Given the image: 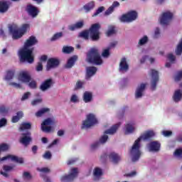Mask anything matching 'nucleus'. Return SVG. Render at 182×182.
<instances>
[{"label":"nucleus","instance_id":"nucleus-1","mask_svg":"<svg viewBox=\"0 0 182 182\" xmlns=\"http://www.w3.org/2000/svg\"><path fill=\"white\" fill-rule=\"evenodd\" d=\"M38 43L36 37L31 36L24 43L23 47L18 51V55L21 62L32 63L35 59L33 55V48L32 46Z\"/></svg>","mask_w":182,"mask_h":182},{"label":"nucleus","instance_id":"nucleus-2","mask_svg":"<svg viewBox=\"0 0 182 182\" xmlns=\"http://www.w3.org/2000/svg\"><path fill=\"white\" fill-rule=\"evenodd\" d=\"M154 136H156V132L150 129L145 131L137 139L135 140L130 151L131 159L134 163L139 161L141 156V151H140L141 141H146V140H149V139H151V137H154Z\"/></svg>","mask_w":182,"mask_h":182},{"label":"nucleus","instance_id":"nucleus-3","mask_svg":"<svg viewBox=\"0 0 182 182\" xmlns=\"http://www.w3.org/2000/svg\"><path fill=\"white\" fill-rule=\"evenodd\" d=\"M29 29H31V24L29 23H24L21 28L18 27L16 24H12L9 26V31L14 40L21 39Z\"/></svg>","mask_w":182,"mask_h":182},{"label":"nucleus","instance_id":"nucleus-4","mask_svg":"<svg viewBox=\"0 0 182 182\" xmlns=\"http://www.w3.org/2000/svg\"><path fill=\"white\" fill-rule=\"evenodd\" d=\"M99 29H100V24H92L88 31H85L80 33L79 36L85 40L89 39L90 36L92 41H99V36L100 35Z\"/></svg>","mask_w":182,"mask_h":182},{"label":"nucleus","instance_id":"nucleus-5","mask_svg":"<svg viewBox=\"0 0 182 182\" xmlns=\"http://www.w3.org/2000/svg\"><path fill=\"white\" fill-rule=\"evenodd\" d=\"M86 60L88 63H93L94 65H102L103 63L99 50L97 48H91L87 54Z\"/></svg>","mask_w":182,"mask_h":182},{"label":"nucleus","instance_id":"nucleus-6","mask_svg":"<svg viewBox=\"0 0 182 182\" xmlns=\"http://www.w3.org/2000/svg\"><path fill=\"white\" fill-rule=\"evenodd\" d=\"M174 18V14L170 11H164L159 17V23L162 26H168L170 25Z\"/></svg>","mask_w":182,"mask_h":182},{"label":"nucleus","instance_id":"nucleus-7","mask_svg":"<svg viewBox=\"0 0 182 182\" xmlns=\"http://www.w3.org/2000/svg\"><path fill=\"white\" fill-rule=\"evenodd\" d=\"M122 126L121 122H118L116 124L113 125L110 129L105 131V134L101 136L99 141L101 144H105L109 140V136L107 134H114L116 132H117V129Z\"/></svg>","mask_w":182,"mask_h":182},{"label":"nucleus","instance_id":"nucleus-8","mask_svg":"<svg viewBox=\"0 0 182 182\" xmlns=\"http://www.w3.org/2000/svg\"><path fill=\"white\" fill-rule=\"evenodd\" d=\"M98 121L96 117V114L93 113L88 114L87 115V119L82 122V129H89L95 124H97Z\"/></svg>","mask_w":182,"mask_h":182},{"label":"nucleus","instance_id":"nucleus-9","mask_svg":"<svg viewBox=\"0 0 182 182\" xmlns=\"http://www.w3.org/2000/svg\"><path fill=\"white\" fill-rule=\"evenodd\" d=\"M79 173V170L77 168H73L70 170L68 175H63L60 176V182H72L73 181L76 177H77V174Z\"/></svg>","mask_w":182,"mask_h":182},{"label":"nucleus","instance_id":"nucleus-10","mask_svg":"<svg viewBox=\"0 0 182 182\" xmlns=\"http://www.w3.org/2000/svg\"><path fill=\"white\" fill-rule=\"evenodd\" d=\"M55 123L56 119L53 117L47 118L41 124L42 132H44V133H50V132H52V127L50 126H53Z\"/></svg>","mask_w":182,"mask_h":182},{"label":"nucleus","instance_id":"nucleus-11","mask_svg":"<svg viewBox=\"0 0 182 182\" xmlns=\"http://www.w3.org/2000/svg\"><path fill=\"white\" fill-rule=\"evenodd\" d=\"M137 127H139V126L136 122H127L124 124L122 132L125 135L128 136L129 134L136 133V132H137Z\"/></svg>","mask_w":182,"mask_h":182},{"label":"nucleus","instance_id":"nucleus-12","mask_svg":"<svg viewBox=\"0 0 182 182\" xmlns=\"http://www.w3.org/2000/svg\"><path fill=\"white\" fill-rule=\"evenodd\" d=\"M137 19V12L134 11H131L125 14H123L119 17V21L121 22L129 23L130 22H133V21H136Z\"/></svg>","mask_w":182,"mask_h":182},{"label":"nucleus","instance_id":"nucleus-13","mask_svg":"<svg viewBox=\"0 0 182 182\" xmlns=\"http://www.w3.org/2000/svg\"><path fill=\"white\" fill-rule=\"evenodd\" d=\"M149 76L151 77V87L152 90H156L157 83H159V71L154 69L151 70Z\"/></svg>","mask_w":182,"mask_h":182},{"label":"nucleus","instance_id":"nucleus-14","mask_svg":"<svg viewBox=\"0 0 182 182\" xmlns=\"http://www.w3.org/2000/svg\"><path fill=\"white\" fill-rule=\"evenodd\" d=\"M129 61H127V58H126V57H123L119 60V72L120 73H127V72H129Z\"/></svg>","mask_w":182,"mask_h":182},{"label":"nucleus","instance_id":"nucleus-15","mask_svg":"<svg viewBox=\"0 0 182 182\" xmlns=\"http://www.w3.org/2000/svg\"><path fill=\"white\" fill-rule=\"evenodd\" d=\"M2 161H14L15 163L22 164L23 163V159L15 155H7L3 158H0V163H2Z\"/></svg>","mask_w":182,"mask_h":182},{"label":"nucleus","instance_id":"nucleus-16","mask_svg":"<svg viewBox=\"0 0 182 182\" xmlns=\"http://www.w3.org/2000/svg\"><path fill=\"white\" fill-rule=\"evenodd\" d=\"M17 79L19 82H21V83H29V82H31V74L29 71L27 70L21 71Z\"/></svg>","mask_w":182,"mask_h":182},{"label":"nucleus","instance_id":"nucleus-17","mask_svg":"<svg viewBox=\"0 0 182 182\" xmlns=\"http://www.w3.org/2000/svg\"><path fill=\"white\" fill-rule=\"evenodd\" d=\"M26 12L28 14L29 16L31 18H36L38 15H39V9L38 7L32 5V4H28L26 7Z\"/></svg>","mask_w":182,"mask_h":182},{"label":"nucleus","instance_id":"nucleus-18","mask_svg":"<svg viewBox=\"0 0 182 182\" xmlns=\"http://www.w3.org/2000/svg\"><path fill=\"white\" fill-rule=\"evenodd\" d=\"M109 159L112 161V163H119L120 161V156L115 152H110L108 155L105 154L101 156L102 160H105V159Z\"/></svg>","mask_w":182,"mask_h":182},{"label":"nucleus","instance_id":"nucleus-19","mask_svg":"<svg viewBox=\"0 0 182 182\" xmlns=\"http://www.w3.org/2000/svg\"><path fill=\"white\" fill-rule=\"evenodd\" d=\"M146 86L147 83H141L137 86L135 91L136 99H141V97H143V95H144V91L146 90Z\"/></svg>","mask_w":182,"mask_h":182},{"label":"nucleus","instance_id":"nucleus-20","mask_svg":"<svg viewBox=\"0 0 182 182\" xmlns=\"http://www.w3.org/2000/svg\"><path fill=\"white\" fill-rule=\"evenodd\" d=\"M31 141H32L31 132H26V133H23L22 136L20 138V143L26 147L31 144Z\"/></svg>","mask_w":182,"mask_h":182},{"label":"nucleus","instance_id":"nucleus-21","mask_svg":"<svg viewBox=\"0 0 182 182\" xmlns=\"http://www.w3.org/2000/svg\"><path fill=\"white\" fill-rule=\"evenodd\" d=\"M60 61L58 58H49L47 61L46 70H50L58 68Z\"/></svg>","mask_w":182,"mask_h":182},{"label":"nucleus","instance_id":"nucleus-22","mask_svg":"<svg viewBox=\"0 0 182 182\" xmlns=\"http://www.w3.org/2000/svg\"><path fill=\"white\" fill-rule=\"evenodd\" d=\"M52 86H53V80L52 78H49L41 83L40 89L42 92H46V90H49Z\"/></svg>","mask_w":182,"mask_h":182},{"label":"nucleus","instance_id":"nucleus-23","mask_svg":"<svg viewBox=\"0 0 182 182\" xmlns=\"http://www.w3.org/2000/svg\"><path fill=\"white\" fill-rule=\"evenodd\" d=\"M160 142L157 141H151L147 145V149L149 151H152L156 153V151H159L160 150Z\"/></svg>","mask_w":182,"mask_h":182},{"label":"nucleus","instance_id":"nucleus-24","mask_svg":"<svg viewBox=\"0 0 182 182\" xmlns=\"http://www.w3.org/2000/svg\"><path fill=\"white\" fill-rule=\"evenodd\" d=\"M181 99H182V82L179 84V89L176 90L173 95V100L175 101L176 103L180 102Z\"/></svg>","mask_w":182,"mask_h":182},{"label":"nucleus","instance_id":"nucleus-25","mask_svg":"<svg viewBox=\"0 0 182 182\" xmlns=\"http://www.w3.org/2000/svg\"><path fill=\"white\" fill-rule=\"evenodd\" d=\"M15 168V166H8L5 165L3 166L4 171H0V174L3 176L4 177H6V178H8L9 177V171H12Z\"/></svg>","mask_w":182,"mask_h":182},{"label":"nucleus","instance_id":"nucleus-26","mask_svg":"<svg viewBox=\"0 0 182 182\" xmlns=\"http://www.w3.org/2000/svg\"><path fill=\"white\" fill-rule=\"evenodd\" d=\"M97 72V68L96 67H87L86 68V77L85 79H90L92 76H95Z\"/></svg>","mask_w":182,"mask_h":182},{"label":"nucleus","instance_id":"nucleus-27","mask_svg":"<svg viewBox=\"0 0 182 182\" xmlns=\"http://www.w3.org/2000/svg\"><path fill=\"white\" fill-rule=\"evenodd\" d=\"M85 25V21L83 20H80L77 21L75 24L70 25L68 26L69 31H76V29H82L83 26Z\"/></svg>","mask_w":182,"mask_h":182},{"label":"nucleus","instance_id":"nucleus-28","mask_svg":"<svg viewBox=\"0 0 182 182\" xmlns=\"http://www.w3.org/2000/svg\"><path fill=\"white\" fill-rule=\"evenodd\" d=\"M9 1H0V14H6L9 9Z\"/></svg>","mask_w":182,"mask_h":182},{"label":"nucleus","instance_id":"nucleus-29","mask_svg":"<svg viewBox=\"0 0 182 182\" xmlns=\"http://www.w3.org/2000/svg\"><path fill=\"white\" fill-rule=\"evenodd\" d=\"M83 102L85 103H90L93 100V93L92 92L86 91L82 95Z\"/></svg>","mask_w":182,"mask_h":182},{"label":"nucleus","instance_id":"nucleus-30","mask_svg":"<svg viewBox=\"0 0 182 182\" xmlns=\"http://www.w3.org/2000/svg\"><path fill=\"white\" fill-rule=\"evenodd\" d=\"M77 60V57L76 55H73L68 60L67 63L65 65V68H66V69H70L71 68H73V65H75V63Z\"/></svg>","mask_w":182,"mask_h":182},{"label":"nucleus","instance_id":"nucleus-31","mask_svg":"<svg viewBox=\"0 0 182 182\" xmlns=\"http://www.w3.org/2000/svg\"><path fill=\"white\" fill-rule=\"evenodd\" d=\"M102 175L103 171L102 170V168L97 167L93 170V176L95 180L100 178V177H102Z\"/></svg>","mask_w":182,"mask_h":182},{"label":"nucleus","instance_id":"nucleus-32","mask_svg":"<svg viewBox=\"0 0 182 182\" xmlns=\"http://www.w3.org/2000/svg\"><path fill=\"white\" fill-rule=\"evenodd\" d=\"M118 6H120V3L114 1L112 5L105 11V15H110L114 11V8H118Z\"/></svg>","mask_w":182,"mask_h":182},{"label":"nucleus","instance_id":"nucleus-33","mask_svg":"<svg viewBox=\"0 0 182 182\" xmlns=\"http://www.w3.org/2000/svg\"><path fill=\"white\" fill-rule=\"evenodd\" d=\"M149 43V36L144 35L141 37L138 41V46H144Z\"/></svg>","mask_w":182,"mask_h":182},{"label":"nucleus","instance_id":"nucleus-34","mask_svg":"<svg viewBox=\"0 0 182 182\" xmlns=\"http://www.w3.org/2000/svg\"><path fill=\"white\" fill-rule=\"evenodd\" d=\"M23 117V112L19 111L16 113V116H14L11 119L12 123H17V122H19L20 119H22Z\"/></svg>","mask_w":182,"mask_h":182},{"label":"nucleus","instance_id":"nucleus-35","mask_svg":"<svg viewBox=\"0 0 182 182\" xmlns=\"http://www.w3.org/2000/svg\"><path fill=\"white\" fill-rule=\"evenodd\" d=\"M49 112H50L49 108H42L36 113V117H42L43 114H46V113H49Z\"/></svg>","mask_w":182,"mask_h":182},{"label":"nucleus","instance_id":"nucleus-36","mask_svg":"<svg viewBox=\"0 0 182 182\" xmlns=\"http://www.w3.org/2000/svg\"><path fill=\"white\" fill-rule=\"evenodd\" d=\"M175 53L177 56H181L182 53V38L179 41L175 49Z\"/></svg>","mask_w":182,"mask_h":182},{"label":"nucleus","instance_id":"nucleus-37","mask_svg":"<svg viewBox=\"0 0 182 182\" xmlns=\"http://www.w3.org/2000/svg\"><path fill=\"white\" fill-rule=\"evenodd\" d=\"M70 103H74L75 105H76L77 103H79V102H80V98L79 97V95L72 94L70 97Z\"/></svg>","mask_w":182,"mask_h":182},{"label":"nucleus","instance_id":"nucleus-38","mask_svg":"<svg viewBox=\"0 0 182 182\" xmlns=\"http://www.w3.org/2000/svg\"><path fill=\"white\" fill-rule=\"evenodd\" d=\"M22 178L26 182H29L31 180H32V175L28 171H24L22 174Z\"/></svg>","mask_w":182,"mask_h":182},{"label":"nucleus","instance_id":"nucleus-39","mask_svg":"<svg viewBox=\"0 0 182 182\" xmlns=\"http://www.w3.org/2000/svg\"><path fill=\"white\" fill-rule=\"evenodd\" d=\"M95 8V2L90 1V3H87L83 6V9L85 11V12H90V11H92Z\"/></svg>","mask_w":182,"mask_h":182},{"label":"nucleus","instance_id":"nucleus-40","mask_svg":"<svg viewBox=\"0 0 182 182\" xmlns=\"http://www.w3.org/2000/svg\"><path fill=\"white\" fill-rule=\"evenodd\" d=\"M32 124L29 122H23L20 125V130L21 132H23V130H29L31 129Z\"/></svg>","mask_w":182,"mask_h":182},{"label":"nucleus","instance_id":"nucleus-41","mask_svg":"<svg viewBox=\"0 0 182 182\" xmlns=\"http://www.w3.org/2000/svg\"><path fill=\"white\" fill-rule=\"evenodd\" d=\"M14 76H15V72L14 71H8L6 73V75L4 77L5 80H12L14 79Z\"/></svg>","mask_w":182,"mask_h":182},{"label":"nucleus","instance_id":"nucleus-42","mask_svg":"<svg viewBox=\"0 0 182 182\" xmlns=\"http://www.w3.org/2000/svg\"><path fill=\"white\" fill-rule=\"evenodd\" d=\"M8 85L9 86H11L12 87H15L16 89H21L22 87L21 83L16 82L14 81H9Z\"/></svg>","mask_w":182,"mask_h":182},{"label":"nucleus","instance_id":"nucleus-43","mask_svg":"<svg viewBox=\"0 0 182 182\" xmlns=\"http://www.w3.org/2000/svg\"><path fill=\"white\" fill-rule=\"evenodd\" d=\"M160 28L159 27H156L154 30V33L152 35V37L154 38V39H159V38H160Z\"/></svg>","mask_w":182,"mask_h":182},{"label":"nucleus","instance_id":"nucleus-44","mask_svg":"<svg viewBox=\"0 0 182 182\" xmlns=\"http://www.w3.org/2000/svg\"><path fill=\"white\" fill-rule=\"evenodd\" d=\"M62 36H63V33H62V32L56 33L51 38V41L53 42H55V41H58V39H60V38H62Z\"/></svg>","mask_w":182,"mask_h":182},{"label":"nucleus","instance_id":"nucleus-45","mask_svg":"<svg viewBox=\"0 0 182 182\" xmlns=\"http://www.w3.org/2000/svg\"><path fill=\"white\" fill-rule=\"evenodd\" d=\"M114 33H116V30L114 29V26H109L107 31V36H112V35H114Z\"/></svg>","mask_w":182,"mask_h":182},{"label":"nucleus","instance_id":"nucleus-46","mask_svg":"<svg viewBox=\"0 0 182 182\" xmlns=\"http://www.w3.org/2000/svg\"><path fill=\"white\" fill-rule=\"evenodd\" d=\"M173 156L177 159H182V148L176 149L173 153Z\"/></svg>","mask_w":182,"mask_h":182},{"label":"nucleus","instance_id":"nucleus-47","mask_svg":"<svg viewBox=\"0 0 182 182\" xmlns=\"http://www.w3.org/2000/svg\"><path fill=\"white\" fill-rule=\"evenodd\" d=\"M85 81L78 80L77 81L75 89V90H79V89H82L83 86H85Z\"/></svg>","mask_w":182,"mask_h":182},{"label":"nucleus","instance_id":"nucleus-48","mask_svg":"<svg viewBox=\"0 0 182 182\" xmlns=\"http://www.w3.org/2000/svg\"><path fill=\"white\" fill-rule=\"evenodd\" d=\"M102 58H109L110 56V48H105L102 53Z\"/></svg>","mask_w":182,"mask_h":182},{"label":"nucleus","instance_id":"nucleus-49","mask_svg":"<svg viewBox=\"0 0 182 182\" xmlns=\"http://www.w3.org/2000/svg\"><path fill=\"white\" fill-rule=\"evenodd\" d=\"M75 50L72 46H64L63 48V53H72V52Z\"/></svg>","mask_w":182,"mask_h":182},{"label":"nucleus","instance_id":"nucleus-50","mask_svg":"<svg viewBox=\"0 0 182 182\" xmlns=\"http://www.w3.org/2000/svg\"><path fill=\"white\" fill-rule=\"evenodd\" d=\"M31 95L32 94L31 93V92H25L21 97V102H25V100H28Z\"/></svg>","mask_w":182,"mask_h":182},{"label":"nucleus","instance_id":"nucleus-51","mask_svg":"<svg viewBox=\"0 0 182 182\" xmlns=\"http://www.w3.org/2000/svg\"><path fill=\"white\" fill-rule=\"evenodd\" d=\"M38 85L36 83V81L32 80L28 82V87H30L31 89H36Z\"/></svg>","mask_w":182,"mask_h":182},{"label":"nucleus","instance_id":"nucleus-52","mask_svg":"<svg viewBox=\"0 0 182 182\" xmlns=\"http://www.w3.org/2000/svg\"><path fill=\"white\" fill-rule=\"evenodd\" d=\"M38 171H40L41 174H45L46 173H49L50 171V169L49 168H37Z\"/></svg>","mask_w":182,"mask_h":182},{"label":"nucleus","instance_id":"nucleus-53","mask_svg":"<svg viewBox=\"0 0 182 182\" xmlns=\"http://www.w3.org/2000/svg\"><path fill=\"white\" fill-rule=\"evenodd\" d=\"M9 149V146L7 144H2L0 145V153L1 151H6Z\"/></svg>","mask_w":182,"mask_h":182},{"label":"nucleus","instance_id":"nucleus-54","mask_svg":"<svg viewBox=\"0 0 182 182\" xmlns=\"http://www.w3.org/2000/svg\"><path fill=\"white\" fill-rule=\"evenodd\" d=\"M40 103H42V98H41V97L31 101L32 106H36V105H39Z\"/></svg>","mask_w":182,"mask_h":182},{"label":"nucleus","instance_id":"nucleus-55","mask_svg":"<svg viewBox=\"0 0 182 182\" xmlns=\"http://www.w3.org/2000/svg\"><path fill=\"white\" fill-rule=\"evenodd\" d=\"M100 144H101L99 141H95L91 144L90 148L92 150H95V149H97V147H99L100 146Z\"/></svg>","mask_w":182,"mask_h":182},{"label":"nucleus","instance_id":"nucleus-56","mask_svg":"<svg viewBox=\"0 0 182 182\" xmlns=\"http://www.w3.org/2000/svg\"><path fill=\"white\" fill-rule=\"evenodd\" d=\"M43 159H46V160H50L52 159V154L50 151H46L43 155Z\"/></svg>","mask_w":182,"mask_h":182},{"label":"nucleus","instance_id":"nucleus-57","mask_svg":"<svg viewBox=\"0 0 182 182\" xmlns=\"http://www.w3.org/2000/svg\"><path fill=\"white\" fill-rule=\"evenodd\" d=\"M36 70L37 72H42V70H43V65L42 64V62L38 63Z\"/></svg>","mask_w":182,"mask_h":182},{"label":"nucleus","instance_id":"nucleus-58","mask_svg":"<svg viewBox=\"0 0 182 182\" xmlns=\"http://www.w3.org/2000/svg\"><path fill=\"white\" fill-rule=\"evenodd\" d=\"M167 58L168 60H170V62H171L172 63L176 61V55L173 53L168 54Z\"/></svg>","mask_w":182,"mask_h":182},{"label":"nucleus","instance_id":"nucleus-59","mask_svg":"<svg viewBox=\"0 0 182 182\" xmlns=\"http://www.w3.org/2000/svg\"><path fill=\"white\" fill-rule=\"evenodd\" d=\"M182 78V70L178 71L175 76L176 82H178V80H181Z\"/></svg>","mask_w":182,"mask_h":182},{"label":"nucleus","instance_id":"nucleus-60","mask_svg":"<svg viewBox=\"0 0 182 182\" xmlns=\"http://www.w3.org/2000/svg\"><path fill=\"white\" fill-rule=\"evenodd\" d=\"M103 11H105V7L101 6V7L98 8V9L96 11L95 13H94L92 16H97V15H99V14H102V12H103Z\"/></svg>","mask_w":182,"mask_h":182},{"label":"nucleus","instance_id":"nucleus-61","mask_svg":"<svg viewBox=\"0 0 182 182\" xmlns=\"http://www.w3.org/2000/svg\"><path fill=\"white\" fill-rule=\"evenodd\" d=\"M162 134L163 136H164V137H169V136H171L173 134V132L171 131L164 130L162 131Z\"/></svg>","mask_w":182,"mask_h":182},{"label":"nucleus","instance_id":"nucleus-62","mask_svg":"<svg viewBox=\"0 0 182 182\" xmlns=\"http://www.w3.org/2000/svg\"><path fill=\"white\" fill-rule=\"evenodd\" d=\"M146 60H149V55H144L139 60V62L141 65H143V63H146Z\"/></svg>","mask_w":182,"mask_h":182},{"label":"nucleus","instance_id":"nucleus-63","mask_svg":"<svg viewBox=\"0 0 182 182\" xmlns=\"http://www.w3.org/2000/svg\"><path fill=\"white\" fill-rule=\"evenodd\" d=\"M8 112V108L4 105L0 106V113H6Z\"/></svg>","mask_w":182,"mask_h":182},{"label":"nucleus","instance_id":"nucleus-64","mask_svg":"<svg viewBox=\"0 0 182 182\" xmlns=\"http://www.w3.org/2000/svg\"><path fill=\"white\" fill-rule=\"evenodd\" d=\"M4 126H6V119L5 118L0 119V128L4 127Z\"/></svg>","mask_w":182,"mask_h":182}]
</instances>
